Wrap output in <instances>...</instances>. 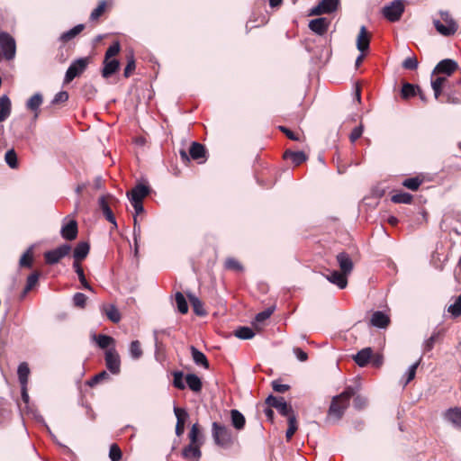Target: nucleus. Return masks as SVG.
<instances>
[{
    "instance_id": "obj_26",
    "label": "nucleus",
    "mask_w": 461,
    "mask_h": 461,
    "mask_svg": "<svg viewBox=\"0 0 461 461\" xmlns=\"http://www.w3.org/2000/svg\"><path fill=\"white\" fill-rule=\"evenodd\" d=\"M42 103L43 95L41 93L37 92L26 101L25 107L31 112H38Z\"/></svg>"
},
{
    "instance_id": "obj_7",
    "label": "nucleus",
    "mask_w": 461,
    "mask_h": 461,
    "mask_svg": "<svg viewBox=\"0 0 461 461\" xmlns=\"http://www.w3.org/2000/svg\"><path fill=\"white\" fill-rule=\"evenodd\" d=\"M71 250L68 244H62L58 248L49 250L44 253V258L47 264L55 265L59 262L61 258L68 256Z\"/></svg>"
},
{
    "instance_id": "obj_46",
    "label": "nucleus",
    "mask_w": 461,
    "mask_h": 461,
    "mask_svg": "<svg viewBox=\"0 0 461 461\" xmlns=\"http://www.w3.org/2000/svg\"><path fill=\"white\" fill-rule=\"evenodd\" d=\"M287 418H288V429H286L285 437H286L287 440H290L292 438V437L294 436V434L295 433V431L297 430L298 427H297L296 417L294 414H293Z\"/></svg>"
},
{
    "instance_id": "obj_54",
    "label": "nucleus",
    "mask_w": 461,
    "mask_h": 461,
    "mask_svg": "<svg viewBox=\"0 0 461 461\" xmlns=\"http://www.w3.org/2000/svg\"><path fill=\"white\" fill-rule=\"evenodd\" d=\"M224 265L225 267L230 270H234L237 272H242L244 270L243 266L233 258H227Z\"/></svg>"
},
{
    "instance_id": "obj_1",
    "label": "nucleus",
    "mask_w": 461,
    "mask_h": 461,
    "mask_svg": "<svg viewBox=\"0 0 461 461\" xmlns=\"http://www.w3.org/2000/svg\"><path fill=\"white\" fill-rule=\"evenodd\" d=\"M440 19L433 18L432 23L436 29V31L442 36L449 37L454 35L457 29L458 25L456 22L453 19L448 11L440 10L438 12Z\"/></svg>"
},
{
    "instance_id": "obj_41",
    "label": "nucleus",
    "mask_w": 461,
    "mask_h": 461,
    "mask_svg": "<svg viewBox=\"0 0 461 461\" xmlns=\"http://www.w3.org/2000/svg\"><path fill=\"white\" fill-rule=\"evenodd\" d=\"M5 161L8 165L9 167L12 169H15L18 167V158L15 150L14 149H11L6 151L5 155Z\"/></svg>"
},
{
    "instance_id": "obj_63",
    "label": "nucleus",
    "mask_w": 461,
    "mask_h": 461,
    "mask_svg": "<svg viewBox=\"0 0 461 461\" xmlns=\"http://www.w3.org/2000/svg\"><path fill=\"white\" fill-rule=\"evenodd\" d=\"M367 404V399L362 395L357 394L353 400L354 408L357 410L364 409Z\"/></svg>"
},
{
    "instance_id": "obj_34",
    "label": "nucleus",
    "mask_w": 461,
    "mask_h": 461,
    "mask_svg": "<svg viewBox=\"0 0 461 461\" xmlns=\"http://www.w3.org/2000/svg\"><path fill=\"white\" fill-rule=\"evenodd\" d=\"M17 375L21 385L28 384V378L30 375V368L26 362H23L18 366Z\"/></svg>"
},
{
    "instance_id": "obj_10",
    "label": "nucleus",
    "mask_w": 461,
    "mask_h": 461,
    "mask_svg": "<svg viewBox=\"0 0 461 461\" xmlns=\"http://www.w3.org/2000/svg\"><path fill=\"white\" fill-rule=\"evenodd\" d=\"M330 24V21L326 17H319L313 20H311L309 23V28L314 33L322 36L324 35Z\"/></svg>"
},
{
    "instance_id": "obj_51",
    "label": "nucleus",
    "mask_w": 461,
    "mask_h": 461,
    "mask_svg": "<svg viewBox=\"0 0 461 461\" xmlns=\"http://www.w3.org/2000/svg\"><path fill=\"white\" fill-rule=\"evenodd\" d=\"M136 68V63L133 53L127 56V65L124 68L123 76L129 77Z\"/></svg>"
},
{
    "instance_id": "obj_9",
    "label": "nucleus",
    "mask_w": 461,
    "mask_h": 461,
    "mask_svg": "<svg viewBox=\"0 0 461 461\" xmlns=\"http://www.w3.org/2000/svg\"><path fill=\"white\" fill-rule=\"evenodd\" d=\"M150 191L149 185L139 183L131 191L127 192V197L131 203L143 202V199L150 194Z\"/></svg>"
},
{
    "instance_id": "obj_37",
    "label": "nucleus",
    "mask_w": 461,
    "mask_h": 461,
    "mask_svg": "<svg viewBox=\"0 0 461 461\" xmlns=\"http://www.w3.org/2000/svg\"><path fill=\"white\" fill-rule=\"evenodd\" d=\"M96 344L100 348H108L111 345H114L115 340L113 337L105 334H99L95 336Z\"/></svg>"
},
{
    "instance_id": "obj_20",
    "label": "nucleus",
    "mask_w": 461,
    "mask_h": 461,
    "mask_svg": "<svg viewBox=\"0 0 461 461\" xmlns=\"http://www.w3.org/2000/svg\"><path fill=\"white\" fill-rule=\"evenodd\" d=\"M359 390L360 384L355 382L354 384L348 385L341 393L336 395L335 400H340L349 403L350 398L356 396Z\"/></svg>"
},
{
    "instance_id": "obj_8",
    "label": "nucleus",
    "mask_w": 461,
    "mask_h": 461,
    "mask_svg": "<svg viewBox=\"0 0 461 461\" xmlns=\"http://www.w3.org/2000/svg\"><path fill=\"white\" fill-rule=\"evenodd\" d=\"M104 360L106 367L112 374L117 375L120 373L121 359L114 347L110 348L105 351Z\"/></svg>"
},
{
    "instance_id": "obj_57",
    "label": "nucleus",
    "mask_w": 461,
    "mask_h": 461,
    "mask_svg": "<svg viewBox=\"0 0 461 461\" xmlns=\"http://www.w3.org/2000/svg\"><path fill=\"white\" fill-rule=\"evenodd\" d=\"M106 6V2L104 0L101 1L96 8H95L91 14L90 20L95 21L97 20L104 12Z\"/></svg>"
},
{
    "instance_id": "obj_22",
    "label": "nucleus",
    "mask_w": 461,
    "mask_h": 461,
    "mask_svg": "<svg viewBox=\"0 0 461 461\" xmlns=\"http://www.w3.org/2000/svg\"><path fill=\"white\" fill-rule=\"evenodd\" d=\"M284 158L290 159L294 166H299L305 162L308 157L303 151H293L291 149H287L284 153Z\"/></svg>"
},
{
    "instance_id": "obj_29",
    "label": "nucleus",
    "mask_w": 461,
    "mask_h": 461,
    "mask_svg": "<svg viewBox=\"0 0 461 461\" xmlns=\"http://www.w3.org/2000/svg\"><path fill=\"white\" fill-rule=\"evenodd\" d=\"M230 420L232 426L238 429L241 430L244 429L246 424V419L244 415L238 410L233 409L230 411Z\"/></svg>"
},
{
    "instance_id": "obj_62",
    "label": "nucleus",
    "mask_w": 461,
    "mask_h": 461,
    "mask_svg": "<svg viewBox=\"0 0 461 461\" xmlns=\"http://www.w3.org/2000/svg\"><path fill=\"white\" fill-rule=\"evenodd\" d=\"M274 310H275V307H269V308L258 312L256 315L255 320L258 322H263L264 321L267 320L272 315V313L274 312Z\"/></svg>"
},
{
    "instance_id": "obj_11",
    "label": "nucleus",
    "mask_w": 461,
    "mask_h": 461,
    "mask_svg": "<svg viewBox=\"0 0 461 461\" xmlns=\"http://www.w3.org/2000/svg\"><path fill=\"white\" fill-rule=\"evenodd\" d=\"M458 68L457 62L450 59H445L439 61L433 70L434 73H442L447 76L453 74Z\"/></svg>"
},
{
    "instance_id": "obj_53",
    "label": "nucleus",
    "mask_w": 461,
    "mask_h": 461,
    "mask_svg": "<svg viewBox=\"0 0 461 461\" xmlns=\"http://www.w3.org/2000/svg\"><path fill=\"white\" fill-rule=\"evenodd\" d=\"M22 400L25 403L27 412L32 416V411H37L30 406V396L28 394L27 385H21Z\"/></svg>"
},
{
    "instance_id": "obj_39",
    "label": "nucleus",
    "mask_w": 461,
    "mask_h": 461,
    "mask_svg": "<svg viewBox=\"0 0 461 461\" xmlns=\"http://www.w3.org/2000/svg\"><path fill=\"white\" fill-rule=\"evenodd\" d=\"M104 312L107 318L113 323H118L122 319L120 312L113 304H110L104 308Z\"/></svg>"
},
{
    "instance_id": "obj_15",
    "label": "nucleus",
    "mask_w": 461,
    "mask_h": 461,
    "mask_svg": "<svg viewBox=\"0 0 461 461\" xmlns=\"http://www.w3.org/2000/svg\"><path fill=\"white\" fill-rule=\"evenodd\" d=\"M337 261L340 268V272L348 276L353 270L354 265L351 258L346 252H340L337 255Z\"/></svg>"
},
{
    "instance_id": "obj_44",
    "label": "nucleus",
    "mask_w": 461,
    "mask_h": 461,
    "mask_svg": "<svg viewBox=\"0 0 461 461\" xmlns=\"http://www.w3.org/2000/svg\"><path fill=\"white\" fill-rule=\"evenodd\" d=\"M32 249L31 246L21 257L19 265L21 267H32Z\"/></svg>"
},
{
    "instance_id": "obj_3",
    "label": "nucleus",
    "mask_w": 461,
    "mask_h": 461,
    "mask_svg": "<svg viewBox=\"0 0 461 461\" xmlns=\"http://www.w3.org/2000/svg\"><path fill=\"white\" fill-rule=\"evenodd\" d=\"M0 49L6 60H12L15 58L16 42L10 33L0 32Z\"/></svg>"
},
{
    "instance_id": "obj_58",
    "label": "nucleus",
    "mask_w": 461,
    "mask_h": 461,
    "mask_svg": "<svg viewBox=\"0 0 461 461\" xmlns=\"http://www.w3.org/2000/svg\"><path fill=\"white\" fill-rule=\"evenodd\" d=\"M121 45L119 41H114L105 51L104 59H109L120 52Z\"/></svg>"
},
{
    "instance_id": "obj_27",
    "label": "nucleus",
    "mask_w": 461,
    "mask_h": 461,
    "mask_svg": "<svg viewBox=\"0 0 461 461\" xmlns=\"http://www.w3.org/2000/svg\"><path fill=\"white\" fill-rule=\"evenodd\" d=\"M190 351H191L192 358H193L194 362L195 363V365L203 366L206 369L209 368L208 359H207L206 356L202 351L197 349L194 346L190 347Z\"/></svg>"
},
{
    "instance_id": "obj_18",
    "label": "nucleus",
    "mask_w": 461,
    "mask_h": 461,
    "mask_svg": "<svg viewBox=\"0 0 461 461\" xmlns=\"http://www.w3.org/2000/svg\"><path fill=\"white\" fill-rule=\"evenodd\" d=\"M370 36L366 31V26H361L360 32L357 39V49L360 52H365L369 49Z\"/></svg>"
},
{
    "instance_id": "obj_6",
    "label": "nucleus",
    "mask_w": 461,
    "mask_h": 461,
    "mask_svg": "<svg viewBox=\"0 0 461 461\" xmlns=\"http://www.w3.org/2000/svg\"><path fill=\"white\" fill-rule=\"evenodd\" d=\"M88 65V58H79L74 60L65 75V83L71 82L75 77L80 76L86 68Z\"/></svg>"
},
{
    "instance_id": "obj_48",
    "label": "nucleus",
    "mask_w": 461,
    "mask_h": 461,
    "mask_svg": "<svg viewBox=\"0 0 461 461\" xmlns=\"http://www.w3.org/2000/svg\"><path fill=\"white\" fill-rule=\"evenodd\" d=\"M447 312L454 318L459 317L461 315V294L458 295L456 301L448 306Z\"/></svg>"
},
{
    "instance_id": "obj_23",
    "label": "nucleus",
    "mask_w": 461,
    "mask_h": 461,
    "mask_svg": "<svg viewBox=\"0 0 461 461\" xmlns=\"http://www.w3.org/2000/svg\"><path fill=\"white\" fill-rule=\"evenodd\" d=\"M120 68V62L117 59H106L104 60V68L102 69V76L105 78L110 77L113 75Z\"/></svg>"
},
{
    "instance_id": "obj_36",
    "label": "nucleus",
    "mask_w": 461,
    "mask_h": 461,
    "mask_svg": "<svg viewBox=\"0 0 461 461\" xmlns=\"http://www.w3.org/2000/svg\"><path fill=\"white\" fill-rule=\"evenodd\" d=\"M39 277L40 274L38 272H34L27 277L26 285L21 294L22 298H24L26 294L37 285L39 282Z\"/></svg>"
},
{
    "instance_id": "obj_25",
    "label": "nucleus",
    "mask_w": 461,
    "mask_h": 461,
    "mask_svg": "<svg viewBox=\"0 0 461 461\" xmlns=\"http://www.w3.org/2000/svg\"><path fill=\"white\" fill-rule=\"evenodd\" d=\"M371 325L376 328L384 329L389 322V317L381 311H376L372 314Z\"/></svg>"
},
{
    "instance_id": "obj_30",
    "label": "nucleus",
    "mask_w": 461,
    "mask_h": 461,
    "mask_svg": "<svg viewBox=\"0 0 461 461\" xmlns=\"http://www.w3.org/2000/svg\"><path fill=\"white\" fill-rule=\"evenodd\" d=\"M185 383L189 389L194 393H198L202 390V381L200 377L195 374H187L185 375Z\"/></svg>"
},
{
    "instance_id": "obj_59",
    "label": "nucleus",
    "mask_w": 461,
    "mask_h": 461,
    "mask_svg": "<svg viewBox=\"0 0 461 461\" xmlns=\"http://www.w3.org/2000/svg\"><path fill=\"white\" fill-rule=\"evenodd\" d=\"M11 109L12 104L10 98L6 95H2L0 97V110L10 115Z\"/></svg>"
},
{
    "instance_id": "obj_60",
    "label": "nucleus",
    "mask_w": 461,
    "mask_h": 461,
    "mask_svg": "<svg viewBox=\"0 0 461 461\" xmlns=\"http://www.w3.org/2000/svg\"><path fill=\"white\" fill-rule=\"evenodd\" d=\"M111 461H119L122 458V451L117 444H112L109 451Z\"/></svg>"
},
{
    "instance_id": "obj_14",
    "label": "nucleus",
    "mask_w": 461,
    "mask_h": 461,
    "mask_svg": "<svg viewBox=\"0 0 461 461\" xmlns=\"http://www.w3.org/2000/svg\"><path fill=\"white\" fill-rule=\"evenodd\" d=\"M174 413L176 417V434L179 437L185 431V423L189 415L185 409L176 406L174 407Z\"/></svg>"
},
{
    "instance_id": "obj_42",
    "label": "nucleus",
    "mask_w": 461,
    "mask_h": 461,
    "mask_svg": "<svg viewBox=\"0 0 461 461\" xmlns=\"http://www.w3.org/2000/svg\"><path fill=\"white\" fill-rule=\"evenodd\" d=\"M177 310L180 313L185 314L188 312V304L181 292H177L175 295Z\"/></svg>"
},
{
    "instance_id": "obj_47",
    "label": "nucleus",
    "mask_w": 461,
    "mask_h": 461,
    "mask_svg": "<svg viewBox=\"0 0 461 461\" xmlns=\"http://www.w3.org/2000/svg\"><path fill=\"white\" fill-rule=\"evenodd\" d=\"M422 180L420 177L415 176L404 179L402 182V185L410 190L416 191L419 189Z\"/></svg>"
},
{
    "instance_id": "obj_13",
    "label": "nucleus",
    "mask_w": 461,
    "mask_h": 461,
    "mask_svg": "<svg viewBox=\"0 0 461 461\" xmlns=\"http://www.w3.org/2000/svg\"><path fill=\"white\" fill-rule=\"evenodd\" d=\"M77 232V222L75 220H70L68 223L63 224L60 230L61 237L67 240H74Z\"/></svg>"
},
{
    "instance_id": "obj_32",
    "label": "nucleus",
    "mask_w": 461,
    "mask_h": 461,
    "mask_svg": "<svg viewBox=\"0 0 461 461\" xmlns=\"http://www.w3.org/2000/svg\"><path fill=\"white\" fill-rule=\"evenodd\" d=\"M445 417L455 427L461 428V409L460 408H453V409L447 410L445 414Z\"/></svg>"
},
{
    "instance_id": "obj_50",
    "label": "nucleus",
    "mask_w": 461,
    "mask_h": 461,
    "mask_svg": "<svg viewBox=\"0 0 461 461\" xmlns=\"http://www.w3.org/2000/svg\"><path fill=\"white\" fill-rule=\"evenodd\" d=\"M439 334H440L439 331H435L429 339H427L424 341L423 346H422L424 353L430 351L434 348V345H435L437 339H438Z\"/></svg>"
},
{
    "instance_id": "obj_49",
    "label": "nucleus",
    "mask_w": 461,
    "mask_h": 461,
    "mask_svg": "<svg viewBox=\"0 0 461 461\" xmlns=\"http://www.w3.org/2000/svg\"><path fill=\"white\" fill-rule=\"evenodd\" d=\"M188 438L190 439V443L200 444V445L203 444V442L200 441V439H199V438H200V429H199L198 423L193 424V426H192V428L190 429V432L188 434Z\"/></svg>"
},
{
    "instance_id": "obj_61",
    "label": "nucleus",
    "mask_w": 461,
    "mask_h": 461,
    "mask_svg": "<svg viewBox=\"0 0 461 461\" xmlns=\"http://www.w3.org/2000/svg\"><path fill=\"white\" fill-rule=\"evenodd\" d=\"M108 378H109L108 373L106 371H102V372L98 373L97 375H95V376H93L87 382V384L89 386H94V385L99 384L101 381L108 379Z\"/></svg>"
},
{
    "instance_id": "obj_52",
    "label": "nucleus",
    "mask_w": 461,
    "mask_h": 461,
    "mask_svg": "<svg viewBox=\"0 0 461 461\" xmlns=\"http://www.w3.org/2000/svg\"><path fill=\"white\" fill-rule=\"evenodd\" d=\"M320 3L321 7H323L324 12L326 14H330L336 11L339 4V0H321Z\"/></svg>"
},
{
    "instance_id": "obj_55",
    "label": "nucleus",
    "mask_w": 461,
    "mask_h": 461,
    "mask_svg": "<svg viewBox=\"0 0 461 461\" xmlns=\"http://www.w3.org/2000/svg\"><path fill=\"white\" fill-rule=\"evenodd\" d=\"M420 358L415 362L414 364L411 365L409 366V368L407 369L404 376L406 377L405 379V383H404V385H406L407 384H409L414 377H415V375H416V370L420 365Z\"/></svg>"
},
{
    "instance_id": "obj_4",
    "label": "nucleus",
    "mask_w": 461,
    "mask_h": 461,
    "mask_svg": "<svg viewBox=\"0 0 461 461\" xmlns=\"http://www.w3.org/2000/svg\"><path fill=\"white\" fill-rule=\"evenodd\" d=\"M404 12V3L402 0H393L383 8V15L390 22H397L401 19Z\"/></svg>"
},
{
    "instance_id": "obj_12",
    "label": "nucleus",
    "mask_w": 461,
    "mask_h": 461,
    "mask_svg": "<svg viewBox=\"0 0 461 461\" xmlns=\"http://www.w3.org/2000/svg\"><path fill=\"white\" fill-rule=\"evenodd\" d=\"M349 403L340 401L335 400V396L332 398L331 403L329 408V415L330 417H334L337 420H340L348 407Z\"/></svg>"
},
{
    "instance_id": "obj_56",
    "label": "nucleus",
    "mask_w": 461,
    "mask_h": 461,
    "mask_svg": "<svg viewBox=\"0 0 461 461\" xmlns=\"http://www.w3.org/2000/svg\"><path fill=\"white\" fill-rule=\"evenodd\" d=\"M184 374L181 371H176L173 374V385L180 390H183L185 388V384L183 380Z\"/></svg>"
},
{
    "instance_id": "obj_16",
    "label": "nucleus",
    "mask_w": 461,
    "mask_h": 461,
    "mask_svg": "<svg viewBox=\"0 0 461 461\" xmlns=\"http://www.w3.org/2000/svg\"><path fill=\"white\" fill-rule=\"evenodd\" d=\"M200 444L189 443L182 450V456L185 459H191L193 461H199L202 456Z\"/></svg>"
},
{
    "instance_id": "obj_43",
    "label": "nucleus",
    "mask_w": 461,
    "mask_h": 461,
    "mask_svg": "<svg viewBox=\"0 0 461 461\" xmlns=\"http://www.w3.org/2000/svg\"><path fill=\"white\" fill-rule=\"evenodd\" d=\"M73 267H74L76 273L77 274L78 279H79L80 283L82 284V285L84 286V288H86L89 291H93L92 286L86 281L83 268L81 267L80 264L78 262H74Z\"/></svg>"
},
{
    "instance_id": "obj_31",
    "label": "nucleus",
    "mask_w": 461,
    "mask_h": 461,
    "mask_svg": "<svg viewBox=\"0 0 461 461\" xmlns=\"http://www.w3.org/2000/svg\"><path fill=\"white\" fill-rule=\"evenodd\" d=\"M187 297L193 307L194 312L198 316H204L206 314V311L203 308L202 301L191 293L187 294Z\"/></svg>"
},
{
    "instance_id": "obj_45",
    "label": "nucleus",
    "mask_w": 461,
    "mask_h": 461,
    "mask_svg": "<svg viewBox=\"0 0 461 461\" xmlns=\"http://www.w3.org/2000/svg\"><path fill=\"white\" fill-rule=\"evenodd\" d=\"M392 202L395 203H404L409 204L412 201V195L406 192H401L398 194H395L391 198Z\"/></svg>"
},
{
    "instance_id": "obj_28",
    "label": "nucleus",
    "mask_w": 461,
    "mask_h": 461,
    "mask_svg": "<svg viewBox=\"0 0 461 461\" xmlns=\"http://www.w3.org/2000/svg\"><path fill=\"white\" fill-rule=\"evenodd\" d=\"M206 150L203 144L196 141L192 142L189 149V155L193 159L198 160L200 158H204Z\"/></svg>"
},
{
    "instance_id": "obj_5",
    "label": "nucleus",
    "mask_w": 461,
    "mask_h": 461,
    "mask_svg": "<svg viewBox=\"0 0 461 461\" xmlns=\"http://www.w3.org/2000/svg\"><path fill=\"white\" fill-rule=\"evenodd\" d=\"M266 404L269 407L275 408L279 414L284 417H289L294 414L293 407L285 402L284 397H277L270 394L266 399Z\"/></svg>"
},
{
    "instance_id": "obj_40",
    "label": "nucleus",
    "mask_w": 461,
    "mask_h": 461,
    "mask_svg": "<svg viewBox=\"0 0 461 461\" xmlns=\"http://www.w3.org/2000/svg\"><path fill=\"white\" fill-rule=\"evenodd\" d=\"M419 86H414L411 83H404L402 87L401 95L404 99H408L410 97L415 96L417 95V91L419 90Z\"/></svg>"
},
{
    "instance_id": "obj_64",
    "label": "nucleus",
    "mask_w": 461,
    "mask_h": 461,
    "mask_svg": "<svg viewBox=\"0 0 461 461\" xmlns=\"http://www.w3.org/2000/svg\"><path fill=\"white\" fill-rule=\"evenodd\" d=\"M272 388L275 392L284 393L290 389L289 384H281L279 380H274L271 383Z\"/></svg>"
},
{
    "instance_id": "obj_33",
    "label": "nucleus",
    "mask_w": 461,
    "mask_h": 461,
    "mask_svg": "<svg viewBox=\"0 0 461 461\" xmlns=\"http://www.w3.org/2000/svg\"><path fill=\"white\" fill-rule=\"evenodd\" d=\"M85 28V25L80 23L76 26H74L72 29L63 32L60 37L59 41L63 42H68L74 39L77 35H78Z\"/></svg>"
},
{
    "instance_id": "obj_38",
    "label": "nucleus",
    "mask_w": 461,
    "mask_h": 461,
    "mask_svg": "<svg viewBox=\"0 0 461 461\" xmlns=\"http://www.w3.org/2000/svg\"><path fill=\"white\" fill-rule=\"evenodd\" d=\"M234 335L240 339H249L255 336V332L248 326H240L234 330Z\"/></svg>"
},
{
    "instance_id": "obj_24",
    "label": "nucleus",
    "mask_w": 461,
    "mask_h": 461,
    "mask_svg": "<svg viewBox=\"0 0 461 461\" xmlns=\"http://www.w3.org/2000/svg\"><path fill=\"white\" fill-rule=\"evenodd\" d=\"M90 245L88 242L81 241L77 244L73 251L74 262H78L86 258L89 253Z\"/></svg>"
},
{
    "instance_id": "obj_21",
    "label": "nucleus",
    "mask_w": 461,
    "mask_h": 461,
    "mask_svg": "<svg viewBox=\"0 0 461 461\" xmlns=\"http://www.w3.org/2000/svg\"><path fill=\"white\" fill-rule=\"evenodd\" d=\"M373 349L371 348H365L361 350H359L355 356L354 360L355 362L360 366L364 367L366 366L372 357Z\"/></svg>"
},
{
    "instance_id": "obj_35",
    "label": "nucleus",
    "mask_w": 461,
    "mask_h": 461,
    "mask_svg": "<svg viewBox=\"0 0 461 461\" xmlns=\"http://www.w3.org/2000/svg\"><path fill=\"white\" fill-rule=\"evenodd\" d=\"M129 355L132 360H139L143 356L141 344L139 340H133L130 343Z\"/></svg>"
},
{
    "instance_id": "obj_19",
    "label": "nucleus",
    "mask_w": 461,
    "mask_h": 461,
    "mask_svg": "<svg viewBox=\"0 0 461 461\" xmlns=\"http://www.w3.org/2000/svg\"><path fill=\"white\" fill-rule=\"evenodd\" d=\"M326 279L331 284L336 285L339 289L346 288L348 285L347 276L338 270H334L330 275H327Z\"/></svg>"
},
{
    "instance_id": "obj_17",
    "label": "nucleus",
    "mask_w": 461,
    "mask_h": 461,
    "mask_svg": "<svg viewBox=\"0 0 461 461\" xmlns=\"http://www.w3.org/2000/svg\"><path fill=\"white\" fill-rule=\"evenodd\" d=\"M153 338L155 344V358L157 361L162 363L166 358V345L158 338V331L153 330Z\"/></svg>"
},
{
    "instance_id": "obj_2",
    "label": "nucleus",
    "mask_w": 461,
    "mask_h": 461,
    "mask_svg": "<svg viewBox=\"0 0 461 461\" xmlns=\"http://www.w3.org/2000/svg\"><path fill=\"white\" fill-rule=\"evenodd\" d=\"M212 437L214 443L221 447H227L232 443V436L230 429L225 425L216 421L212 424Z\"/></svg>"
}]
</instances>
